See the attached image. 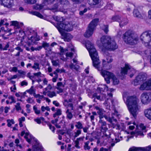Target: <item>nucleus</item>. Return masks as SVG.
Segmentation results:
<instances>
[{"mask_svg": "<svg viewBox=\"0 0 151 151\" xmlns=\"http://www.w3.org/2000/svg\"><path fill=\"white\" fill-rule=\"evenodd\" d=\"M99 123L101 124V129L103 130L104 132H106L108 129L106 127V122L102 119H101L99 120Z\"/></svg>", "mask_w": 151, "mask_h": 151, "instance_id": "6ab92c4d", "label": "nucleus"}, {"mask_svg": "<svg viewBox=\"0 0 151 151\" xmlns=\"http://www.w3.org/2000/svg\"><path fill=\"white\" fill-rule=\"evenodd\" d=\"M121 17L116 15V16H114L112 17L111 18V20L113 22H119V20L120 19Z\"/></svg>", "mask_w": 151, "mask_h": 151, "instance_id": "2f4dec72", "label": "nucleus"}, {"mask_svg": "<svg viewBox=\"0 0 151 151\" xmlns=\"http://www.w3.org/2000/svg\"><path fill=\"white\" fill-rule=\"evenodd\" d=\"M61 35H63L64 31H70L73 29L72 25L68 22L60 23L55 26Z\"/></svg>", "mask_w": 151, "mask_h": 151, "instance_id": "6e6552de", "label": "nucleus"}, {"mask_svg": "<svg viewBox=\"0 0 151 151\" xmlns=\"http://www.w3.org/2000/svg\"><path fill=\"white\" fill-rule=\"evenodd\" d=\"M28 85L27 82L26 81L24 80L21 82L20 83V85L21 86H27Z\"/></svg>", "mask_w": 151, "mask_h": 151, "instance_id": "3c124183", "label": "nucleus"}, {"mask_svg": "<svg viewBox=\"0 0 151 151\" xmlns=\"http://www.w3.org/2000/svg\"><path fill=\"white\" fill-rule=\"evenodd\" d=\"M26 101L27 103H29L32 104L34 102V100L32 99L30 97Z\"/></svg>", "mask_w": 151, "mask_h": 151, "instance_id": "680f3d73", "label": "nucleus"}, {"mask_svg": "<svg viewBox=\"0 0 151 151\" xmlns=\"http://www.w3.org/2000/svg\"><path fill=\"white\" fill-rule=\"evenodd\" d=\"M99 21V19L96 18L93 20L89 24L88 28L84 34L85 37H89L92 35L94 30L95 29Z\"/></svg>", "mask_w": 151, "mask_h": 151, "instance_id": "1a4fd4ad", "label": "nucleus"}, {"mask_svg": "<svg viewBox=\"0 0 151 151\" xmlns=\"http://www.w3.org/2000/svg\"><path fill=\"white\" fill-rule=\"evenodd\" d=\"M81 134V130H77L76 132L74 133V138L77 137L80 134Z\"/></svg>", "mask_w": 151, "mask_h": 151, "instance_id": "8fccbe9b", "label": "nucleus"}, {"mask_svg": "<svg viewBox=\"0 0 151 151\" xmlns=\"http://www.w3.org/2000/svg\"><path fill=\"white\" fill-rule=\"evenodd\" d=\"M106 94H103L102 95V97L101 98V101H104V100H105V103H106Z\"/></svg>", "mask_w": 151, "mask_h": 151, "instance_id": "e2e57ef3", "label": "nucleus"}, {"mask_svg": "<svg viewBox=\"0 0 151 151\" xmlns=\"http://www.w3.org/2000/svg\"><path fill=\"white\" fill-rule=\"evenodd\" d=\"M140 39L145 46L151 48V31L143 32L140 36Z\"/></svg>", "mask_w": 151, "mask_h": 151, "instance_id": "423d86ee", "label": "nucleus"}, {"mask_svg": "<svg viewBox=\"0 0 151 151\" xmlns=\"http://www.w3.org/2000/svg\"><path fill=\"white\" fill-rule=\"evenodd\" d=\"M101 28L104 31L105 33L107 34L109 31L108 26V25H103L101 26Z\"/></svg>", "mask_w": 151, "mask_h": 151, "instance_id": "4c0bfd02", "label": "nucleus"}, {"mask_svg": "<svg viewBox=\"0 0 151 151\" xmlns=\"http://www.w3.org/2000/svg\"><path fill=\"white\" fill-rule=\"evenodd\" d=\"M40 39L37 37H33L32 36L31 37L30 39H29V40H31L32 42V43L33 44H36V42L39 41Z\"/></svg>", "mask_w": 151, "mask_h": 151, "instance_id": "c85d7f7f", "label": "nucleus"}, {"mask_svg": "<svg viewBox=\"0 0 151 151\" xmlns=\"http://www.w3.org/2000/svg\"><path fill=\"white\" fill-rule=\"evenodd\" d=\"M31 74L29 72L27 73V76L32 80V83L33 84L35 82L34 75V74H33V75H31Z\"/></svg>", "mask_w": 151, "mask_h": 151, "instance_id": "c9c22d12", "label": "nucleus"}, {"mask_svg": "<svg viewBox=\"0 0 151 151\" xmlns=\"http://www.w3.org/2000/svg\"><path fill=\"white\" fill-rule=\"evenodd\" d=\"M139 99L136 96H128L127 98L126 102L130 113L135 118L139 111L140 106L138 103Z\"/></svg>", "mask_w": 151, "mask_h": 151, "instance_id": "f03ea898", "label": "nucleus"}, {"mask_svg": "<svg viewBox=\"0 0 151 151\" xmlns=\"http://www.w3.org/2000/svg\"><path fill=\"white\" fill-rule=\"evenodd\" d=\"M101 45L103 49L113 50L118 47L116 43L114 40H111L109 36H104L100 39Z\"/></svg>", "mask_w": 151, "mask_h": 151, "instance_id": "7ed1b4c3", "label": "nucleus"}, {"mask_svg": "<svg viewBox=\"0 0 151 151\" xmlns=\"http://www.w3.org/2000/svg\"><path fill=\"white\" fill-rule=\"evenodd\" d=\"M58 7V6L57 4H55L53 7L50 9L52 10L53 12H57V8Z\"/></svg>", "mask_w": 151, "mask_h": 151, "instance_id": "c03bdc74", "label": "nucleus"}, {"mask_svg": "<svg viewBox=\"0 0 151 151\" xmlns=\"http://www.w3.org/2000/svg\"><path fill=\"white\" fill-rule=\"evenodd\" d=\"M29 13L33 15H35L41 18H43V16L39 12L34 11H29Z\"/></svg>", "mask_w": 151, "mask_h": 151, "instance_id": "b1692460", "label": "nucleus"}, {"mask_svg": "<svg viewBox=\"0 0 151 151\" xmlns=\"http://www.w3.org/2000/svg\"><path fill=\"white\" fill-rule=\"evenodd\" d=\"M141 102L144 104H149L151 100V93H144L141 95Z\"/></svg>", "mask_w": 151, "mask_h": 151, "instance_id": "f8f14e48", "label": "nucleus"}, {"mask_svg": "<svg viewBox=\"0 0 151 151\" xmlns=\"http://www.w3.org/2000/svg\"><path fill=\"white\" fill-rule=\"evenodd\" d=\"M59 117H58L56 118L54 120H52L51 121V123L54 124H56L57 123V122L58 121V118Z\"/></svg>", "mask_w": 151, "mask_h": 151, "instance_id": "13d9d810", "label": "nucleus"}, {"mask_svg": "<svg viewBox=\"0 0 151 151\" xmlns=\"http://www.w3.org/2000/svg\"><path fill=\"white\" fill-rule=\"evenodd\" d=\"M59 117H58L56 118L54 120H52L51 121V123L54 124H56L57 123V122L58 121V118Z\"/></svg>", "mask_w": 151, "mask_h": 151, "instance_id": "052dcab7", "label": "nucleus"}, {"mask_svg": "<svg viewBox=\"0 0 151 151\" xmlns=\"http://www.w3.org/2000/svg\"><path fill=\"white\" fill-rule=\"evenodd\" d=\"M9 43H7L5 45L4 47L3 48V50H7L8 48L9 47Z\"/></svg>", "mask_w": 151, "mask_h": 151, "instance_id": "338daca9", "label": "nucleus"}, {"mask_svg": "<svg viewBox=\"0 0 151 151\" xmlns=\"http://www.w3.org/2000/svg\"><path fill=\"white\" fill-rule=\"evenodd\" d=\"M16 89L17 88L15 84H14L13 86L11 87L10 88V90L11 92H15V91L16 90Z\"/></svg>", "mask_w": 151, "mask_h": 151, "instance_id": "4d7b16f0", "label": "nucleus"}, {"mask_svg": "<svg viewBox=\"0 0 151 151\" xmlns=\"http://www.w3.org/2000/svg\"><path fill=\"white\" fill-rule=\"evenodd\" d=\"M15 106L16 110L17 111L21 110L22 109V108L20 106V103L19 102L17 103L15 105Z\"/></svg>", "mask_w": 151, "mask_h": 151, "instance_id": "a18cd8bd", "label": "nucleus"}, {"mask_svg": "<svg viewBox=\"0 0 151 151\" xmlns=\"http://www.w3.org/2000/svg\"><path fill=\"white\" fill-rule=\"evenodd\" d=\"M55 0H44L43 3L45 5H47L48 4L52 3L54 2Z\"/></svg>", "mask_w": 151, "mask_h": 151, "instance_id": "a19ab883", "label": "nucleus"}, {"mask_svg": "<svg viewBox=\"0 0 151 151\" xmlns=\"http://www.w3.org/2000/svg\"><path fill=\"white\" fill-rule=\"evenodd\" d=\"M7 126L9 127L11 126L12 124H14V122L12 119L10 120L8 119L7 120Z\"/></svg>", "mask_w": 151, "mask_h": 151, "instance_id": "49530a36", "label": "nucleus"}, {"mask_svg": "<svg viewBox=\"0 0 151 151\" xmlns=\"http://www.w3.org/2000/svg\"><path fill=\"white\" fill-rule=\"evenodd\" d=\"M69 67L71 69H74L76 71H78L79 68V66L78 65H76V66H75L72 63H71L69 65Z\"/></svg>", "mask_w": 151, "mask_h": 151, "instance_id": "473e14b6", "label": "nucleus"}, {"mask_svg": "<svg viewBox=\"0 0 151 151\" xmlns=\"http://www.w3.org/2000/svg\"><path fill=\"white\" fill-rule=\"evenodd\" d=\"M45 5L43 3L41 4H36L33 6V9L37 10H40L43 9Z\"/></svg>", "mask_w": 151, "mask_h": 151, "instance_id": "5701e85b", "label": "nucleus"}, {"mask_svg": "<svg viewBox=\"0 0 151 151\" xmlns=\"http://www.w3.org/2000/svg\"><path fill=\"white\" fill-rule=\"evenodd\" d=\"M144 113L145 116L151 120V107L145 110Z\"/></svg>", "mask_w": 151, "mask_h": 151, "instance_id": "a211bd4d", "label": "nucleus"}, {"mask_svg": "<svg viewBox=\"0 0 151 151\" xmlns=\"http://www.w3.org/2000/svg\"><path fill=\"white\" fill-rule=\"evenodd\" d=\"M25 134L24 138L28 143H31L33 141L35 142L34 145L33 146V148L34 149L33 151H43L42 146L36 139L29 135V133L26 132L25 133Z\"/></svg>", "mask_w": 151, "mask_h": 151, "instance_id": "39448f33", "label": "nucleus"}, {"mask_svg": "<svg viewBox=\"0 0 151 151\" xmlns=\"http://www.w3.org/2000/svg\"><path fill=\"white\" fill-rule=\"evenodd\" d=\"M61 35L63 36L64 40L65 41L69 42L73 38L72 36L69 33L63 32V35Z\"/></svg>", "mask_w": 151, "mask_h": 151, "instance_id": "aec40b11", "label": "nucleus"}, {"mask_svg": "<svg viewBox=\"0 0 151 151\" xmlns=\"http://www.w3.org/2000/svg\"><path fill=\"white\" fill-rule=\"evenodd\" d=\"M50 129L53 132H55V128L54 127L52 126L51 124H50L49 125Z\"/></svg>", "mask_w": 151, "mask_h": 151, "instance_id": "774afa93", "label": "nucleus"}, {"mask_svg": "<svg viewBox=\"0 0 151 151\" xmlns=\"http://www.w3.org/2000/svg\"><path fill=\"white\" fill-rule=\"evenodd\" d=\"M53 18L56 21L60 22L58 23L57 25L58 24V23L60 24V23H61V22H63V17H61L60 16H55L53 17Z\"/></svg>", "mask_w": 151, "mask_h": 151, "instance_id": "cd10ccee", "label": "nucleus"}, {"mask_svg": "<svg viewBox=\"0 0 151 151\" xmlns=\"http://www.w3.org/2000/svg\"><path fill=\"white\" fill-rule=\"evenodd\" d=\"M72 99H69V100L68 101V100L65 99L64 100V102L63 103V104L65 106H66V103H68L69 102H72Z\"/></svg>", "mask_w": 151, "mask_h": 151, "instance_id": "5fc2aeb1", "label": "nucleus"}, {"mask_svg": "<svg viewBox=\"0 0 151 151\" xmlns=\"http://www.w3.org/2000/svg\"><path fill=\"white\" fill-rule=\"evenodd\" d=\"M12 25L15 26L17 28H20V25L19 22L17 21H12L11 22Z\"/></svg>", "mask_w": 151, "mask_h": 151, "instance_id": "58836bf2", "label": "nucleus"}, {"mask_svg": "<svg viewBox=\"0 0 151 151\" xmlns=\"http://www.w3.org/2000/svg\"><path fill=\"white\" fill-rule=\"evenodd\" d=\"M128 151H151V145L145 148L133 147L129 149Z\"/></svg>", "mask_w": 151, "mask_h": 151, "instance_id": "2eb2a0df", "label": "nucleus"}, {"mask_svg": "<svg viewBox=\"0 0 151 151\" xmlns=\"http://www.w3.org/2000/svg\"><path fill=\"white\" fill-rule=\"evenodd\" d=\"M0 4L8 8L12 7L14 5L13 0H0Z\"/></svg>", "mask_w": 151, "mask_h": 151, "instance_id": "ddd939ff", "label": "nucleus"}, {"mask_svg": "<svg viewBox=\"0 0 151 151\" xmlns=\"http://www.w3.org/2000/svg\"><path fill=\"white\" fill-rule=\"evenodd\" d=\"M33 74L34 75L35 81L37 80V79L38 78H41L42 77L41 73L40 72H39L36 73H34Z\"/></svg>", "mask_w": 151, "mask_h": 151, "instance_id": "bb28decb", "label": "nucleus"}, {"mask_svg": "<svg viewBox=\"0 0 151 151\" xmlns=\"http://www.w3.org/2000/svg\"><path fill=\"white\" fill-rule=\"evenodd\" d=\"M144 132L142 131H135V132H130V134L131 135H134L136 137H137L138 135H140L142 136H143L144 135V134L143 132Z\"/></svg>", "mask_w": 151, "mask_h": 151, "instance_id": "412c9836", "label": "nucleus"}, {"mask_svg": "<svg viewBox=\"0 0 151 151\" xmlns=\"http://www.w3.org/2000/svg\"><path fill=\"white\" fill-rule=\"evenodd\" d=\"M119 23L121 27L126 25L128 23V20L125 17H121Z\"/></svg>", "mask_w": 151, "mask_h": 151, "instance_id": "dca6fc26", "label": "nucleus"}, {"mask_svg": "<svg viewBox=\"0 0 151 151\" xmlns=\"http://www.w3.org/2000/svg\"><path fill=\"white\" fill-rule=\"evenodd\" d=\"M89 143L90 142L89 141H87L86 142H85L84 148L85 150H88L90 149V146H88Z\"/></svg>", "mask_w": 151, "mask_h": 151, "instance_id": "ea45409f", "label": "nucleus"}, {"mask_svg": "<svg viewBox=\"0 0 151 151\" xmlns=\"http://www.w3.org/2000/svg\"><path fill=\"white\" fill-rule=\"evenodd\" d=\"M140 127L142 131H143L144 132H146V131L145 130V127L144 126L143 124H141L140 125Z\"/></svg>", "mask_w": 151, "mask_h": 151, "instance_id": "6e6d98bb", "label": "nucleus"}, {"mask_svg": "<svg viewBox=\"0 0 151 151\" xmlns=\"http://www.w3.org/2000/svg\"><path fill=\"white\" fill-rule=\"evenodd\" d=\"M47 96L50 98H52L56 96V93L54 91H49L47 92Z\"/></svg>", "mask_w": 151, "mask_h": 151, "instance_id": "7c9ffc66", "label": "nucleus"}, {"mask_svg": "<svg viewBox=\"0 0 151 151\" xmlns=\"http://www.w3.org/2000/svg\"><path fill=\"white\" fill-rule=\"evenodd\" d=\"M28 34L29 35H31L33 34V33H35V31L32 29H30L29 30H28L27 32Z\"/></svg>", "mask_w": 151, "mask_h": 151, "instance_id": "69168bd1", "label": "nucleus"}, {"mask_svg": "<svg viewBox=\"0 0 151 151\" xmlns=\"http://www.w3.org/2000/svg\"><path fill=\"white\" fill-rule=\"evenodd\" d=\"M140 90H151V78L142 84L139 87Z\"/></svg>", "mask_w": 151, "mask_h": 151, "instance_id": "4468645a", "label": "nucleus"}, {"mask_svg": "<svg viewBox=\"0 0 151 151\" xmlns=\"http://www.w3.org/2000/svg\"><path fill=\"white\" fill-rule=\"evenodd\" d=\"M76 124L75 125L76 128L78 129V130H81L83 128V124L80 122H78L76 123Z\"/></svg>", "mask_w": 151, "mask_h": 151, "instance_id": "c756f323", "label": "nucleus"}, {"mask_svg": "<svg viewBox=\"0 0 151 151\" xmlns=\"http://www.w3.org/2000/svg\"><path fill=\"white\" fill-rule=\"evenodd\" d=\"M101 0H88V4L91 6L95 5L98 4Z\"/></svg>", "mask_w": 151, "mask_h": 151, "instance_id": "4be33fe9", "label": "nucleus"}, {"mask_svg": "<svg viewBox=\"0 0 151 151\" xmlns=\"http://www.w3.org/2000/svg\"><path fill=\"white\" fill-rule=\"evenodd\" d=\"M52 65L54 66H57L59 65V61L58 60H52Z\"/></svg>", "mask_w": 151, "mask_h": 151, "instance_id": "de8ad7c7", "label": "nucleus"}, {"mask_svg": "<svg viewBox=\"0 0 151 151\" xmlns=\"http://www.w3.org/2000/svg\"><path fill=\"white\" fill-rule=\"evenodd\" d=\"M130 69V66L128 64H125V67L121 68V74L122 75H124L127 74L128 70Z\"/></svg>", "mask_w": 151, "mask_h": 151, "instance_id": "f3484780", "label": "nucleus"}, {"mask_svg": "<svg viewBox=\"0 0 151 151\" xmlns=\"http://www.w3.org/2000/svg\"><path fill=\"white\" fill-rule=\"evenodd\" d=\"M147 78V75L145 73H140L134 80V84L135 86H137L142 82L146 80Z\"/></svg>", "mask_w": 151, "mask_h": 151, "instance_id": "9b49d317", "label": "nucleus"}, {"mask_svg": "<svg viewBox=\"0 0 151 151\" xmlns=\"http://www.w3.org/2000/svg\"><path fill=\"white\" fill-rule=\"evenodd\" d=\"M32 68L35 70H40L39 64L37 63H34V65L32 66Z\"/></svg>", "mask_w": 151, "mask_h": 151, "instance_id": "37998d69", "label": "nucleus"}, {"mask_svg": "<svg viewBox=\"0 0 151 151\" xmlns=\"http://www.w3.org/2000/svg\"><path fill=\"white\" fill-rule=\"evenodd\" d=\"M66 117L67 119L70 120L73 117V115L72 113L70 111V110L68 109H67L66 111Z\"/></svg>", "mask_w": 151, "mask_h": 151, "instance_id": "a878e982", "label": "nucleus"}, {"mask_svg": "<svg viewBox=\"0 0 151 151\" xmlns=\"http://www.w3.org/2000/svg\"><path fill=\"white\" fill-rule=\"evenodd\" d=\"M26 91L30 95H34L35 92V89L34 88L33 86H32L29 89Z\"/></svg>", "mask_w": 151, "mask_h": 151, "instance_id": "72a5a7b5", "label": "nucleus"}, {"mask_svg": "<svg viewBox=\"0 0 151 151\" xmlns=\"http://www.w3.org/2000/svg\"><path fill=\"white\" fill-rule=\"evenodd\" d=\"M118 115L117 114V112H115V113L113 114L112 115L111 117H108L107 116L104 115H103V114L99 115V117L100 119H101L103 117H104L105 118L109 123H111L112 124V126L113 128L114 127L116 124L112 123L113 121H114L116 122H117V119L115 118L116 117H118Z\"/></svg>", "mask_w": 151, "mask_h": 151, "instance_id": "9d476101", "label": "nucleus"}, {"mask_svg": "<svg viewBox=\"0 0 151 151\" xmlns=\"http://www.w3.org/2000/svg\"><path fill=\"white\" fill-rule=\"evenodd\" d=\"M42 47L44 48L46 50H47V49H49L50 47V45L49 43L46 42H43L42 44Z\"/></svg>", "mask_w": 151, "mask_h": 151, "instance_id": "79ce46f5", "label": "nucleus"}, {"mask_svg": "<svg viewBox=\"0 0 151 151\" xmlns=\"http://www.w3.org/2000/svg\"><path fill=\"white\" fill-rule=\"evenodd\" d=\"M8 99H11V100H12L11 101L10 103V104H12V103H15L16 102L14 99V98L12 96H9Z\"/></svg>", "mask_w": 151, "mask_h": 151, "instance_id": "864d4df0", "label": "nucleus"}, {"mask_svg": "<svg viewBox=\"0 0 151 151\" xmlns=\"http://www.w3.org/2000/svg\"><path fill=\"white\" fill-rule=\"evenodd\" d=\"M61 110L60 109H58L57 110L56 112L53 114V117L54 118L58 117L59 116L61 115Z\"/></svg>", "mask_w": 151, "mask_h": 151, "instance_id": "e433bc0d", "label": "nucleus"}, {"mask_svg": "<svg viewBox=\"0 0 151 151\" xmlns=\"http://www.w3.org/2000/svg\"><path fill=\"white\" fill-rule=\"evenodd\" d=\"M59 117H58L56 118L54 120H52L51 121V123L54 124H56L57 123V122L58 121V118Z\"/></svg>", "mask_w": 151, "mask_h": 151, "instance_id": "bf43d9fd", "label": "nucleus"}, {"mask_svg": "<svg viewBox=\"0 0 151 151\" xmlns=\"http://www.w3.org/2000/svg\"><path fill=\"white\" fill-rule=\"evenodd\" d=\"M122 38L126 43L132 45L137 43L138 40V37L135 35L134 32L131 30L126 31L123 34Z\"/></svg>", "mask_w": 151, "mask_h": 151, "instance_id": "20e7f679", "label": "nucleus"}, {"mask_svg": "<svg viewBox=\"0 0 151 151\" xmlns=\"http://www.w3.org/2000/svg\"><path fill=\"white\" fill-rule=\"evenodd\" d=\"M37 0H24L25 3L29 4H33L35 3Z\"/></svg>", "mask_w": 151, "mask_h": 151, "instance_id": "f704fd0d", "label": "nucleus"}, {"mask_svg": "<svg viewBox=\"0 0 151 151\" xmlns=\"http://www.w3.org/2000/svg\"><path fill=\"white\" fill-rule=\"evenodd\" d=\"M56 71L57 72H58L60 73H63H63L65 72V70L64 69H60L59 68H57L56 69Z\"/></svg>", "mask_w": 151, "mask_h": 151, "instance_id": "0e129e2a", "label": "nucleus"}, {"mask_svg": "<svg viewBox=\"0 0 151 151\" xmlns=\"http://www.w3.org/2000/svg\"><path fill=\"white\" fill-rule=\"evenodd\" d=\"M41 110L42 111H44L45 110L49 111L50 110V109L48 106H46L45 107L44 106H42L41 107Z\"/></svg>", "mask_w": 151, "mask_h": 151, "instance_id": "603ef678", "label": "nucleus"}, {"mask_svg": "<svg viewBox=\"0 0 151 151\" xmlns=\"http://www.w3.org/2000/svg\"><path fill=\"white\" fill-rule=\"evenodd\" d=\"M86 47L89 52V55L93 62V65L99 71H103V68L106 69H110V67H108L107 64L111 62L113 59L109 55H108V53L105 52L104 54L106 59L103 60V67L100 66V61L98 52L94 47L93 44L91 42L88 41L86 45Z\"/></svg>", "mask_w": 151, "mask_h": 151, "instance_id": "f257e3e1", "label": "nucleus"}, {"mask_svg": "<svg viewBox=\"0 0 151 151\" xmlns=\"http://www.w3.org/2000/svg\"><path fill=\"white\" fill-rule=\"evenodd\" d=\"M33 109L36 114H40V110H38L37 107L36 106H34Z\"/></svg>", "mask_w": 151, "mask_h": 151, "instance_id": "09e8293b", "label": "nucleus"}, {"mask_svg": "<svg viewBox=\"0 0 151 151\" xmlns=\"http://www.w3.org/2000/svg\"><path fill=\"white\" fill-rule=\"evenodd\" d=\"M101 75L104 78L107 83H110V79L111 78L113 80L114 84L117 85L119 83V80L116 77L113 73L106 70L101 71Z\"/></svg>", "mask_w": 151, "mask_h": 151, "instance_id": "0eeeda50", "label": "nucleus"}, {"mask_svg": "<svg viewBox=\"0 0 151 151\" xmlns=\"http://www.w3.org/2000/svg\"><path fill=\"white\" fill-rule=\"evenodd\" d=\"M133 14L134 16L135 17L141 18L142 17V15L137 9H134L133 12Z\"/></svg>", "mask_w": 151, "mask_h": 151, "instance_id": "393cba45", "label": "nucleus"}]
</instances>
